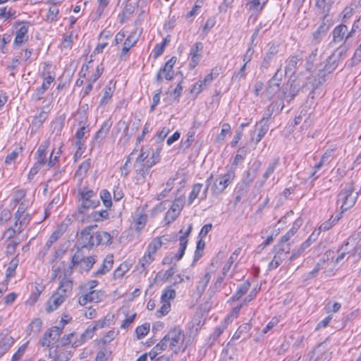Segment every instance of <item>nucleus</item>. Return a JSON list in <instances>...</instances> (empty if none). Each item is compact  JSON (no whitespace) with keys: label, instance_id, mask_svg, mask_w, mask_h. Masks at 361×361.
I'll return each mask as SVG.
<instances>
[{"label":"nucleus","instance_id":"f257e3e1","mask_svg":"<svg viewBox=\"0 0 361 361\" xmlns=\"http://www.w3.org/2000/svg\"><path fill=\"white\" fill-rule=\"evenodd\" d=\"M80 196L78 212L80 214H86L90 209H94L99 204L97 195L92 190L80 189L78 191Z\"/></svg>","mask_w":361,"mask_h":361},{"label":"nucleus","instance_id":"f03ea898","mask_svg":"<svg viewBox=\"0 0 361 361\" xmlns=\"http://www.w3.org/2000/svg\"><path fill=\"white\" fill-rule=\"evenodd\" d=\"M350 46L348 44L340 45L327 59L324 68L320 70V74L322 75L330 74L334 72L340 62V61L346 54Z\"/></svg>","mask_w":361,"mask_h":361},{"label":"nucleus","instance_id":"7ed1b4c3","mask_svg":"<svg viewBox=\"0 0 361 361\" xmlns=\"http://www.w3.org/2000/svg\"><path fill=\"white\" fill-rule=\"evenodd\" d=\"M185 338L183 330L178 326H175L171 328L164 336V341H167L169 348L177 354L184 345Z\"/></svg>","mask_w":361,"mask_h":361},{"label":"nucleus","instance_id":"20e7f679","mask_svg":"<svg viewBox=\"0 0 361 361\" xmlns=\"http://www.w3.org/2000/svg\"><path fill=\"white\" fill-rule=\"evenodd\" d=\"M358 192L354 191L353 183L347 185L338 194L337 202L341 204L342 213L352 207L356 201Z\"/></svg>","mask_w":361,"mask_h":361},{"label":"nucleus","instance_id":"39448f33","mask_svg":"<svg viewBox=\"0 0 361 361\" xmlns=\"http://www.w3.org/2000/svg\"><path fill=\"white\" fill-rule=\"evenodd\" d=\"M235 178V172L229 170L224 175L216 178L212 183L211 191L214 195H219L232 183Z\"/></svg>","mask_w":361,"mask_h":361},{"label":"nucleus","instance_id":"423d86ee","mask_svg":"<svg viewBox=\"0 0 361 361\" xmlns=\"http://www.w3.org/2000/svg\"><path fill=\"white\" fill-rule=\"evenodd\" d=\"M355 33V29L348 30V26L345 24L341 23L334 27L332 31V41L331 43L335 44L343 43L341 45L347 44L346 41L352 37Z\"/></svg>","mask_w":361,"mask_h":361},{"label":"nucleus","instance_id":"0eeeda50","mask_svg":"<svg viewBox=\"0 0 361 361\" xmlns=\"http://www.w3.org/2000/svg\"><path fill=\"white\" fill-rule=\"evenodd\" d=\"M305 87V84H301L300 80L290 79L283 90V99L290 102L298 94L299 91Z\"/></svg>","mask_w":361,"mask_h":361},{"label":"nucleus","instance_id":"6e6552de","mask_svg":"<svg viewBox=\"0 0 361 361\" xmlns=\"http://www.w3.org/2000/svg\"><path fill=\"white\" fill-rule=\"evenodd\" d=\"M330 27L329 20L327 19V15L324 16L323 20L315 32L312 33V44L317 45L321 42L323 38L327 34Z\"/></svg>","mask_w":361,"mask_h":361},{"label":"nucleus","instance_id":"1a4fd4ad","mask_svg":"<svg viewBox=\"0 0 361 361\" xmlns=\"http://www.w3.org/2000/svg\"><path fill=\"white\" fill-rule=\"evenodd\" d=\"M97 227V225L94 226H87L80 233V240L81 245L83 247L92 248L96 245L94 233H92V228Z\"/></svg>","mask_w":361,"mask_h":361},{"label":"nucleus","instance_id":"9d476101","mask_svg":"<svg viewBox=\"0 0 361 361\" xmlns=\"http://www.w3.org/2000/svg\"><path fill=\"white\" fill-rule=\"evenodd\" d=\"M276 247L277 251L273 259L269 262L268 265L269 270L275 269L279 267L290 252V248L286 250L283 245L282 247L277 245Z\"/></svg>","mask_w":361,"mask_h":361},{"label":"nucleus","instance_id":"9b49d317","mask_svg":"<svg viewBox=\"0 0 361 361\" xmlns=\"http://www.w3.org/2000/svg\"><path fill=\"white\" fill-rule=\"evenodd\" d=\"M280 71L278 70L274 74L273 78L269 81L268 86L266 89L265 93L269 99H272L280 90V81L281 80L282 74H280Z\"/></svg>","mask_w":361,"mask_h":361},{"label":"nucleus","instance_id":"f8f14e48","mask_svg":"<svg viewBox=\"0 0 361 361\" xmlns=\"http://www.w3.org/2000/svg\"><path fill=\"white\" fill-rule=\"evenodd\" d=\"M302 56L301 54H297L290 56L286 61L285 67V73L293 75L297 69L302 64Z\"/></svg>","mask_w":361,"mask_h":361},{"label":"nucleus","instance_id":"ddd939ff","mask_svg":"<svg viewBox=\"0 0 361 361\" xmlns=\"http://www.w3.org/2000/svg\"><path fill=\"white\" fill-rule=\"evenodd\" d=\"M269 128V124L267 123V118L263 116V118L260 120L259 123L256 124V127L255 130L253 131V134L257 133L256 137L252 136L251 140H255L256 143L260 142L262 138L265 135Z\"/></svg>","mask_w":361,"mask_h":361},{"label":"nucleus","instance_id":"4468645a","mask_svg":"<svg viewBox=\"0 0 361 361\" xmlns=\"http://www.w3.org/2000/svg\"><path fill=\"white\" fill-rule=\"evenodd\" d=\"M203 44L200 42H196L190 49L189 55L191 57L190 66L194 68L200 61L201 55L199 54L203 49Z\"/></svg>","mask_w":361,"mask_h":361},{"label":"nucleus","instance_id":"2eb2a0df","mask_svg":"<svg viewBox=\"0 0 361 361\" xmlns=\"http://www.w3.org/2000/svg\"><path fill=\"white\" fill-rule=\"evenodd\" d=\"M55 79V75H49L44 79V82L41 87L36 90L35 94L32 96V99L34 101H39L42 98V95L44 94L47 90L49 87V85L53 82Z\"/></svg>","mask_w":361,"mask_h":361},{"label":"nucleus","instance_id":"dca6fc26","mask_svg":"<svg viewBox=\"0 0 361 361\" xmlns=\"http://www.w3.org/2000/svg\"><path fill=\"white\" fill-rule=\"evenodd\" d=\"M73 289V282L71 279H68L66 277L63 278L60 283L59 287L57 288L55 293L57 295L63 296V300H65L66 298L71 294Z\"/></svg>","mask_w":361,"mask_h":361},{"label":"nucleus","instance_id":"f3484780","mask_svg":"<svg viewBox=\"0 0 361 361\" xmlns=\"http://www.w3.org/2000/svg\"><path fill=\"white\" fill-rule=\"evenodd\" d=\"M192 230V226L190 225L183 235L179 238V248L178 252L175 255L173 258L179 261L183 256L185 250L188 245V236L190 235Z\"/></svg>","mask_w":361,"mask_h":361},{"label":"nucleus","instance_id":"a211bd4d","mask_svg":"<svg viewBox=\"0 0 361 361\" xmlns=\"http://www.w3.org/2000/svg\"><path fill=\"white\" fill-rule=\"evenodd\" d=\"M279 163V158H275L270 161L267 169H266L264 173L263 174V180H258L255 183V187L259 186V188H262L265 181L270 177V176L274 173V170L277 167Z\"/></svg>","mask_w":361,"mask_h":361},{"label":"nucleus","instance_id":"6ab92c4d","mask_svg":"<svg viewBox=\"0 0 361 361\" xmlns=\"http://www.w3.org/2000/svg\"><path fill=\"white\" fill-rule=\"evenodd\" d=\"M97 329V326H89L87 329L80 336L79 339L74 340L73 343V347L76 348L81 345L82 343L86 342L92 338L94 331Z\"/></svg>","mask_w":361,"mask_h":361},{"label":"nucleus","instance_id":"aec40b11","mask_svg":"<svg viewBox=\"0 0 361 361\" xmlns=\"http://www.w3.org/2000/svg\"><path fill=\"white\" fill-rule=\"evenodd\" d=\"M251 329V325L249 323H245L240 325L233 334L231 340H245L250 338L249 331Z\"/></svg>","mask_w":361,"mask_h":361},{"label":"nucleus","instance_id":"412c9836","mask_svg":"<svg viewBox=\"0 0 361 361\" xmlns=\"http://www.w3.org/2000/svg\"><path fill=\"white\" fill-rule=\"evenodd\" d=\"M28 26H21L16 32L13 45L20 47L23 43L28 40Z\"/></svg>","mask_w":361,"mask_h":361},{"label":"nucleus","instance_id":"4be33fe9","mask_svg":"<svg viewBox=\"0 0 361 361\" xmlns=\"http://www.w3.org/2000/svg\"><path fill=\"white\" fill-rule=\"evenodd\" d=\"M49 145V140H47L39 146L35 154L37 164L44 165L46 163V150Z\"/></svg>","mask_w":361,"mask_h":361},{"label":"nucleus","instance_id":"5701e85b","mask_svg":"<svg viewBox=\"0 0 361 361\" xmlns=\"http://www.w3.org/2000/svg\"><path fill=\"white\" fill-rule=\"evenodd\" d=\"M63 302V296H56V294L54 293L47 302L46 310L48 312H51L56 310Z\"/></svg>","mask_w":361,"mask_h":361},{"label":"nucleus","instance_id":"b1692460","mask_svg":"<svg viewBox=\"0 0 361 361\" xmlns=\"http://www.w3.org/2000/svg\"><path fill=\"white\" fill-rule=\"evenodd\" d=\"M310 360L325 361L328 359V353L324 351L320 345L314 348L309 355Z\"/></svg>","mask_w":361,"mask_h":361},{"label":"nucleus","instance_id":"393cba45","mask_svg":"<svg viewBox=\"0 0 361 361\" xmlns=\"http://www.w3.org/2000/svg\"><path fill=\"white\" fill-rule=\"evenodd\" d=\"M137 41V37H136L135 32H131L123 43L121 57L125 56L130 48L136 44Z\"/></svg>","mask_w":361,"mask_h":361},{"label":"nucleus","instance_id":"a878e982","mask_svg":"<svg viewBox=\"0 0 361 361\" xmlns=\"http://www.w3.org/2000/svg\"><path fill=\"white\" fill-rule=\"evenodd\" d=\"M94 240L96 245H109L111 243V235L106 231H99L94 233Z\"/></svg>","mask_w":361,"mask_h":361},{"label":"nucleus","instance_id":"bb28decb","mask_svg":"<svg viewBox=\"0 0 361 361\" xmlns=\"http://www.w3.org/2000/svg\"><path fill=\"white\" fill-rule=\"evenodd\" d=\"M114 264V259H113V255H107L104 261L103 264L100 269H99L95 273L94 276H99L102 275L108 272L113 266Z\"/></svg>","mask_w":361,"mask_h":361},{"label":"nucleus","instance_id":"cd10ccee","mask_svg":"<svg viewBox=\"0 0 361 361\" xmlns=\"http://www.w3.org/2000/svg\"><path fill=\"white\" fill-rule=\"evenodd\" d=\"M112 123L109 121H105L102 125L101 128L96 133L94 136L95 140H103L108 135L109 130L111 127Z\"/></svg>","mask_w":361,"mask_h":361},{"label":"nucleus","instance_id":"c85d7f7f","mask_svg":"<svg viewBox=\"0 0 361 361\" xmlns=\"http://www.w3.org/2000/svg\"><path fill=\"white\" fill-rule=\"evenodd\" d=\"M342 212L338 213L336 216L333 215L331 217L324 222L319 228V231H326L331 229L341 218Z\"/></svg>","mask_w":361,"mask_h":361},{"label":"nucleus","instance_id":"c756f323","mask_svg":"<svg viewBox=\"0 0 361 361\" xmlns=\"http://www.w3.org/2000/svg\"><path fill=\"white\" fill-rule=\"evenodd\" d=\"M162 74H164V78L167 80H171L173 78V68H169V67H166L164 64V67L160 68V70L157 73V81L160 83L162 80Z\"/></svg>","mask_w":361,"mask_h":361},{"label":"nucleus","instance_id":"7c9ffc66","mask_svg":"<svg viewBox=\"0 0 361 361\" xmlns=\"http://www.w3.org/2000/svg\"><path fill=\"white\" fill-rule=\"evenodd\" d=\"M42 326V320L39 318H35L29 324L27 331L30 336H35L41 331Z\"/></svg>","mask_w":361,"mask_h":361},{"label":"nucleus","instance_id":"2f4dec72","mask_svg":"<svg viewBox=\"0 0 361 361\" xmlns=\"http://www.w3.org/2000/svg\"><path fill=\"white\" fill-rule=\"evenodd\" d=\"M163 245H166V243L163 241V238H155L149 244L147 252L154 255Z\"/></svg>","mask_w":361,"mask_h":361},{"label":"nucleus","instance_id":"473e14b6","mask_svg":"<svg viewBox=\"0 0 361 361\" xmlns=\"http://www.w3.org/2000/svg\"><path fill=\"white\" fill-rule=\"evenodd\" d=\"M65 231V228L63 225L59 226L56 231L53 232V233L50 235L49 240L46 243L47 247H51L52 245L59 239V238L63 235Z\"/></svg>","mask_w":361,"mask_h":361},{"label":"nucleus","instance_id":"72a5a7b5","mask_svg":"<svg viewBox=\"0 0 361 361\" xmlns=\"http://www.w3.org/2000/svg\"><path fill=\"white\" fill-rule=\"evenodd\" d=\"M326 259H321L317 263V264L315 265V267H314V269L310 271L307 275V279L310 280V279H314L317 274H318V272L324 269L325 267V265H326Z\"/></svg>","mask_w":361,"mask_h":361},{"label":"nucleus","instance_id":"f704fd0d","mask_svg":"<svg viewBox=\"0 0 361 361\" xmlns=\"http://www.w3.org/2000/svg\"><path fill=\"white\" fill-rule=\"evenodd\" d=\"M267 1L268 0H250L247 6H249L250 10L258 12L263 9Z\"/></svg>","mask_w":361,"mask_h":361},{"label":"nucleus","instance_id":"c9c22d12","mask_svg":"<svg viewBox=\"0 0 361 361\" xmlns=\"http://www.w3.org/2000/svg\"><path fill=\"white\" fill-rule=\"evenodd\" d=\"M255 178V174H252L250 171H247L246 176L243 178L241 183L238 185V188L243 190H247Z\"/></svg>","mask_w":361,"mask_h":361},{"label":"nucleus","instance_id":"e433bc0d","mask_svg":"<svg viewBox=\"0 0 361 361\" xmlns=\"http://www.w3.org/2000/svg\"><path fill=\"white\" fill-rule=\"evenodd\" d=\"M239 253H240V249H237L230 256V257L228 258V259L227 260V262H226V264H224V266L222 268V273L224 275H226V274L228 272V271L230 270L232 264H233L235 259H236V257H238Z\"/></svg>","mask_w":361,"mask_h":361},{"label":"nucleus","instance_id":"4c0bfd02","mask_svg":"<svg viewBox=\"0 0 361 361\" xmlns=\"http://www.w3.org/2000/svg\"><path fill=\"white\" fill-rule=\"evenodd\" d=\"M99 195L105 207L110 208L112 205L111 193L107 190L103 189L100 191Z\"/></svg>","mask_w":361,"mask_h":361},{"label":"nucleus","instance_id":"58836bf2","mask_svg":"<svg viewBox=\"0 0 361 361\" xmlns=\"http://www.w3.org/2000/svg\"><path fill=\"white\" fill-rule=\"evenodd\" d=\"M176 297V290L172 288L171 286H167L164 289L161 296V301H169L170 300L174 299Z\"/></svg>","mask_w":361,"mask_h":361},{"label":"nucleus","instance_id":"ea45409f","mask_svg":"<svg viewBox=\"0 0 361 361\" xmlns=\"http://www.w3.org/2000/svg\"><path fill=\"white\" fill-rule=\"evenodd\" d=\"M210 278H211V275L209 273H206L204 274V276L199 281L197 285V290L198 291V293H202L207 285H208V283L210 280Z\"/></svg>","mask_w":361,"mask_h":361},{"label":"nucleus","instance_id":"a19ab883","mask_svg":"<svg viewBox=\"0 0 361 361\" xmlns=\"http://www.w3.org/2000/svg\"><path fill=\"white\" fill-rule=\"evenodd\" d=\"M203 185L202 183L195 184L188 197V204H191L193 201L198 197L200 193Z\"/></svg>","mask_w":361,"mask_h":361},{"label":"nucleus","instance_id":"79ce46f5","mask_svg":"<svg viewBox=\"0 0 361 361\" xmlns=\"http://www.w3.org/2000/svg\"><path fill=\"white\" fill-rule=\"evenodd\" d=\"M19 259L16 256L14 257L9 263L8 267L6 270V277H11L14 276L16 273V269L18 265Z\"/></svg>","mask_w":361,"mask_h":361},{"label":"nucleus","instance_id":"37998d69","mask_svg":"<svg viewBox=\"0 0 361 361\" xmlns=\"http://www.w3.org/2000/svg\"><path fill=\"white\" fill-rule=\"evenodd\" d=\"M149 327L150 326L149 323H145L144 324L137 326L135 329L137 338L140 339L145 336L149 331Z\"/></svg>","mask_w":361,"mask_h":361},{"label":"nucleus","instance_id":"c03bdc74","mask_svg":"<svg viewBox=\"0 0 361 361\" xmlns=\"http://www.w3.org/2000/svg\"><path fill=\"white\" fill-rule=\"evenodd\" d=\"M96 259L93 256L85 257L82 262L80 264V268L82 270L88 271L94 265Z\"/></svg>","mask_w":361,"mask_h":361},{"label":"nucleus","instance_id":"a18cd8bd","mask_svg":"<svg viewBox=\"0 0 361 361\" xmlns=\"http://www.w3.org/2000/svg\"><path fill=\"white\" fill-rule=\"evenodd\" d=\"M161 302L162 305L156 312V315L159 318L167 314L171 310V303L169 301H161Z\"/></svg>","mask_w":361,"mask_h":361},{"label":"nucleus","instance_id":"49530a36","mask_svg":"<svg viewBox=\"0 0 361 361\" xmlns=\"http://www.w3.org/2000/svg\"><path fill=\"white\" fill-rule=\"evenodd\" d=\"M59 9L58 6L56 5H52L48 11V13L47 16V20L50 22H54V21L56 20V17H57V15L59 14Z\"/></svg>","mask_w":361,"mask_h":361},{"label":"nucleus","instance_id":"de8ad7c7","mask_svg":"<svg viewBox=\"0 0 361 361\" xmlns=\"http://www.w3.org/2000/svg\"><path fill=\"white\" fill-rule=\"evenodd\" d=\"M278 52V47L275 44H272L269 49L267 53L266 54L263 63H269V61L271 60V59L274 57L275 54Z\"/></svg>","mask_w":361,"mask_h":361},{"label":"nucleus","instance_id":"09e8293b","mask_svg":"<svg viewBox=\"0 0 361 361\" xmlns=\"http://www.w3.org/2000/svg\"><path fill=\"white\" fill-rule=\"evenodd\" d=\"M91 166V159H87L84 161L78 167L77 171V173L78 176H81L87 173V171L90 169Z\"/></svg>","mask_w":361,"mask_h":361},{"label":"nucleus","instance_id":"8fccbe9b","mask_svg":"<svg viewBox=\"0 0 361 361\" xmlns=\"http://www.w3.org/2000/svg\"><path fill=\"white\" fill-rule=\"evenodd\" d=\"M47 332L48 334H50L51 341L56 342L62 333V329L58 326H54Z\"/></svg>","mask_w":361,"mask_h":361},{"label":"nucleus","instance_id":"3c124183","mask_svg":"<svg viewBox=\"0 0 361 361\" xmlns=\"http://www.w3.org/2000/svg\"><path fill=\"white\" fill-rule=\"evenodd\" d=\"M109 212L107 209L94 212L92 213V218L95 221H101L109 218Z\"/></svg>","mask_w":361,"mask_h":361},{"label":"nucleus","instance_id":"603ef678","mask_svg":"<svg viewBox=\"0 0 361 361\" xmlns=\"http://www.w3.org/2000/svg\"><path fill=\"white\" fill-rule=\"evenodd\" d=\"M84 257L82 253L77 252L71 258V264L69 266V268L72 269L75 265H78L82 262Z\"/></svg>","mask_w":361,"mask_h":361},{"label":"nucleus","instance_id":"864d4df0","mask_svg":"<svg viewBox=\"0 0 361 361\" xmlns=\"http://www.w3.org/2000/svg\"><path fill=\"white\" fill-rule=\"evenodd\" d=\"M71 357L69 351L59 350L55 355V361H68Z\"/></svg>","mask_w":361,"mask_h":361},{"label":"nucleus","instance_id":"5fc2aeb1","mask_svg":"<svg viewBox=\"0 0 361 361\" xmlns=\"http://www.w3.org/2000/svg\"><path fill=\"white\" fill-rule=\"evenodd\" d=\"M147 221L146 215H140L134 221V228L137 231L142 230Z\"/></svg>","mask_w":361,"mask_h":361},{"label":"nucleus","instance_id":"6e6d98bb","mask_svg":"<svg viewBox=\"0 0 361 361\" xmlns=\"http://www.w3.org/2000/svg\"><path fill=\"white\" fill-rule=\"evenodd\" d=\"M184 205V200L182 198L176 199L170 207V209L176 212V214L180 213Z\"/></svg>","mask_w":361,"mask_h":361},{"label":"nucleus","instance_id":"4d7b16f0","mask_svg":"<svg viewBox=\"0 0 361 361\" xmlns=\"http://www.w3.org/2000/svg\"><path fill=\"white\" fill-rule=\"evenodd\" d=\"M296 229L293 227L281 238L280 243L278 245L286 247L285 243L288 242L295 233Z\"/></svg>","mask_w":361,"mask_h":361},{"label":"nucleus","instance_id":"13d9d810","mask_svg":"<svg viewBox=\"0 0 361 361\" xmlns=\"http://www.w3.org/2000/svg\"><path fill=\"white\" fill-rule=\"evenodd\" d=\"M247 65L243 64V66L238 72H235L232 76V80L233 82H239L242 78L245 77V70Z\"/></svg>","mask_w":361,"mask_h":361},{"label":"nucleus","instance_id":"bf43d9fd","mask_svg":"<svg viewBox=\"0 0 361 361\" xmlns=\"http://www.w3.org/2000/svg\"><path fill=\"white\" fill-rule=\"evenodd\" d=\"M22 147H20L18 149H16L12 152L8 154L5 159V163L6 164H11L13 161H14L16 158L18 157L20 152H22Z\"/></svg>","mask_w":361,"mask_h":361},{"label":"nucleus","instance_id":"052dcab7","mask_svg":"<svg viewBox=\"0 0 361 361\" xmlns=\"http://www.w3.org/2000/svg\"><path fill=\"white\" fill-rule=\"evenodd\" d=\"M90 302H98L101 301L103 294L97 290H91L87 293Z\"/></svg>","mask_w":361,"mask_h":361},{"label":"nucleus","instance_id":"680f3d73","mask_svg":"<svg viewBox=\"0 0 361 361\" xmlns=\"http://www.w3.org/2000/svg\"><path fill=\"white\" fill-rule=\"evenodd\" d=\"M113 92H114V90H113V89L111 87H106L105 88L103 97H102V98L101 99V101H100V104L101 105H105L109 102V100L112 97Z\"/></svg>","mask_w":361,"mask_h":361},{"label":"nucleus","instance_id":"e2e57ef3","mask_svg":"<svg viewBox=\"0 0 361 361\" xmlns=\"http://www.w3.org/2000/svg\"><path fill=\"white\" fill-rule=\"evenodd\" d=\"M205 243L202 240H200L197 243L196 250L195 253V261L198 260L202 255V251L204 248Z\"/></svg>","mask_w":361,"mask_h":361},{"label":"nucleus","instance_id":"0e129e2a","mask_svg":"<svg viewBox=\"0 0 361 361\" xmlns=\"http://www.w3.org/2000/svg\"><path fill=\"white\" fill-rule=\"evenodd\" d=\"M31 220V215L28 213L24 214L21 219L18 221V225L19 224V233L21 232V228L26 227Z\"/></svg>","mask_w":361,"mask_h":361},{"label":"nucleus","instance_id":"69168bd1","mask_svg":"<svg viewBox=\"0 0 361 361\" xmlns=\"http://www.w3.org/2000/svg\"><path fill=\"white\" fill-rule=\"evenodd\" d=\"M15 13L16 12L11 9L7 10V7L0 8V18H5L6 20L10 18H15Z\"/></svg>","mask_w":361,"mask_h":361},{"label":"nucleus","instance_id":"338daca9","mask_svg":"<svg viewBox=\"0 0 361 361\" xmlns=\"http://www.w3.org/2000/svg\"><path fill=\"white\" fill-rule=\"evenodd\" d=\"M46 119L47 113L44 111H42L39 115L34 118L32 124L37 127H39Z\"/></svg>","mask_w":361,"mask_h":361},{"label":"nucleus","instance_id":"774afa93","mask_svg":"<svg viewBox=\"0 0 361 361\" xmlns=\"http://www.w3.org/2000/svg\"><path fill=\"white\" fill-rule=\"evenodd\" d=\"M246 154V149L245 147L239 148L237 151V154L234 158L233 164L235 165L238 164L240 161H242Z\"/></svg>","mask_w":361,"mask_h":361}]
</instances>
